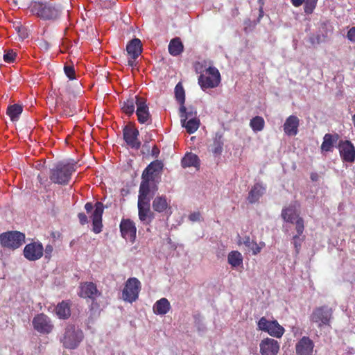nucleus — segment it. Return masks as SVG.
I'll return each instance as SVG.
<instances>
[{"instance_id":"obj_60","label":"nucleus","mask_w":355,"mask_h":355,"mask_svg":"<svg viewBox=\"0 0 355 355\" xmlns=\"http://www.w3.org/2000/svg\"><path fill=\"white\" fill-rule=\"evenodd\" d=\"M257 3L259 5V8H263L264 6V0H257Z\"/></svg>"},{"instance_id":"obj_21","label":"nucleus","mask_w":355,"mask_h":355,"mask_svg":"<svg viewBox=\"0 0 355 355\" xmlns=\"http://www.w3.org/2000/svg\"><path fill=\"white\" fill-rule=\"evenodd\" d=\"M299 119L294 115L289 116L284 124V130L288 136H295L298 132Z\"/></svg>"},{"instance_id":"obj_20","label":"nucleus","mask_w":355,"mask_h":355,"mask_svg":"<svg viewBox=\"0 0 355 355\" xmlns=\"http://www.w3.org/2000/svg\"><path fill=\"white\" fill-rule=\"evenodd\" d=\"M150 182L148 180L142 179L139 187L138 201L150 202V198L155 195L157 187L155 185L153 189L150 187Z\"/></svg>"},{"instance_id":"obj_35","label":"nucleus","mask_w":355,"mask_h":355,"mask_svg":"<svg viewBox=\"0 0 355 355\" xmlns=\"http://www.w3.org/2000/svg\"><path fill=\"white\" fill-rule=\"evenodd\" d=\"M243 259L241 253L236 250L231 251L227 256L228 263L233 268L243 266Z\"/></svg>"},{"instance_id":"obj_48","label":"nucleus","mask_w":355,"mask_h":355,"mask_svg":"<svg viewBox=\"0 0 355 355\" xmlns=\"http://www.w3.org/2000/svg\"><path fill=\"white\" fill-rule=\"evenodd\" d=\"M347 38L350 41L355 42V26L351 28L347 32Z\"/></svg>"},{"instance_id":"obj_15","label":"nucleus","mask_w":355,"mask_h":355,"mask_svg":"<svg viewBox=\"0 0 355 355\" xmlns=\"http://www.w3.org/2000/svg\"><path fill=\"white\" fill-rule=\"evenodd\" d=\"M136 114L137 116V120L140 123L150 124L152 123L149 107L146 103V100L143 97L142 98H137V108L136 110Z\"/></svg>"},{"instance_id":"obj_14","label":"nucleus","mask_w":355,"mask_h":355,"mask_svg":"<svg viewBox=\"0 0 355 355\" xmlns=\"http://www.w3.org/2000/svg\"><path fill=\"white\" fill-rule=\"evenodd\" d=\"M139 130L133 126L126 125L123 128V139L132 148L139 149L141 147V142L138 139Z\"/></svg>"},{"instance_id":"obj_44","label":"nucleus","mask_w":355,"mask_h":355,"mask_svg":"<svg viewBox=\"0 0 355 355\" xmlns=\"http://www.w3.org/2000/svg\"><path fill=\"white\" fill-rule=\"evenodd\" d=\"M17 56V53L11 49L5 51V53L3 55V60L6 63H12L15 62Z\"/></svg>"},{"instance_id":"obj_17","label":"nucleus","mask_w":355,"mask_h":355,"mask_svg":"<svg viewBox=\"0 0 355 355\" xmlns=\"http://www.w3.org/2000/svg\"><path fill=\"white\" fill-rule=\"evenodd\" d=\"M315 345L308 336H303L295 345L297 355H312Z\"/></svg>"},{"instance_id":"obj_38","label":"nucleus","mask_w":355,"mask_h":355,"mask_svg":"<svg viewBox=\"0 0 355 355\" xmlns=\"http://www.w3.org/2000/svg\"><path fill=\"white\" fill-rule=\"evenodd\" d=\"M138 290H122L121 297L124 301L132 302L138 298Z\"/></svg>"},{"instance_id":"obj_12","label":"nucleus","mask_w":355,"mask_h":355,"mask_svg":"<svg viewBox=\"0 0 355 355\" xmlns=\"http://www.w3.org/2000/svg\"><path fill=\"white\" fill-rule=\"evenodd\" d=\"M338 147L343 162L352 163L355 161V147L350 141L340 140Z\"/></svg>"},{"instance_id":"obj_41","label":"nucleus","mask_w":355,"mask_h":355,"mask_svg":"<svg viewBox=\"0 0 355 355\" xmlns=\"http://www.w3.org/2000/svg\"><path fill=\"white\" fill-rule=\"evenodd\" d=\"M180 112L181 119H186L187 117V120L193 117H196V112L193 110L187 111V108L184 105L180 106Z\"/></svg>"},{"instance_id":"obj_33","label":"nucleus","mask_w":355,"mask_h":355,"mask_svg":"<svg viewBox=\"0 0 355 355\" xmlns=\"http://www.w3.org/2000/svg\"><path fill=\"white\" fill-rule=\"evenodd\" d=\"M223 138L220 133H216L214 138L213 144L211 145V153L215 155H220L223 149Z\"/></svg>"},{"instance_id":"obj_11","label":"nucleus","mask_w":355,"mask_h":355,"mask_svg":"<svg viewBox=\"0 0 355 355\" xmlns=\"http://www.w3.org/2000/svg\"><path fill=\"white\" fill-rule=\"evenodd\" d=\"M23 254L28 261H34L40 259L44 254V248L40 242H32L26 245Z\"/></svg>"},{"instance_id":"obj_16","label":"nucleus","mask_w":355,"mask_h":355,"mask_svg":"<svg viewBox=\"0 0 355 355\" xmlns=\"http://www.w3.org/2000/svg\"><path fill=\"white\" fill-rule=\"evenodd\" d=\"M279 348V342L270 338H264L259 343V352L261 355H277Z\"/></svg>"},{"instance_id":"obj_51","label":"nucleus","mask_w":355,"mask_h":355,"mask_svg":"<svg viewBox=\"0 0 355 355\" xmlns=\"http://www.w3.org/2000/svg\"><path fill=\"white\" fill-rule=\"evenodd\" d=\"M53 250V248L51 245H47L44 250L45 252L46 257H50L52 252Z\"/></svg>"},{"instance_id":"obj_28","label":"nucleus","mask_w":355,"mask_h":355,"mask_svg":"<svg viewBox=\"0 0 355 355\" xmlns=\"http://www.w3.org/2000/svg\"><path fill=\"white\" fill-rule=\"evenodd\" d=\"M338 137V135L337 134H325L323 137V142L321 145V150L325 152L332 151L334 144L337 141Z\"/></svg>"},{"instance_id":"obj_57","label":"nucleus","mask_w":355,"mask_h":355,"mask_svg":"<svg viewBox=\"0 0 355 355\" xmlns=\"http://www.w3.org/2000/svg\"><path fill=\"white\" fill-rule=\"evenodd\" d=\"M320 35H317L315 37H310V42L312 44H314L315 42V41L317 42V43H320Z\"/></svg>"},{"instance_id":"obj_59","label":"nucleus","mask_w":355,"mask_h":355,"mask_svg":"<svg viewBox=\"0 0 355 355\" xmlns=\"http://www.w3.org/2000/svg\"><path fill=\"white\" fill-rule=\"evenodd\" d=\"M259 19H260V18H262V17H263V13H264V12H263V8H262V7H261V8H259Z\"/></svg>"},{"instance_id":"obj_42","label":"nucleus","mask_w":355,"mask_h":355,"mask_svg":"<svg viewBox=\"0 0 355 355\" xmlns=\"http://www.w3.org/2000/svg\"><path fill=\"white\" fill-rule=\"evenodd\" d=\"M78 295L82 297H88L94 300L97 295H100L98 290H80Z\"/></svg>"},{"instance_id":"obj_13","label":"nucleus","mask_w":355,"mask_h":355,"mask_svg":"<svg viewBox=\"0 0 355 355\" xmlns=\"http://www.w3.org/2000/svg\"><path fill=\"white\" fill-rule=\"evenodd\" d=\"M163 163L159 160L150 162L144 170L141 179L148 181H155L158 178L163 169Z\"/></svg>"},{"instance_id":"obj_8","label":"nucleus","mask_w":355,"mask_h":355,"mask_svg":"<svg viewBox=\"0 0 355 355\" xmlns=\"http://www.w3.org/2000/svg\"><path fill=\"white\" fill-rule=\"evenodd\" d=\"M257 329L275 338H281L284 333V327L277 320H268L265 317H261L257 322Z\"/></svg>"},{"instance_id":"obj_2","label":"nucleus","mask_w":355,"mask_h":355,"mask_svg":"<svg viewBox=\"0 0 355 355\" xmlns=\"http://www.w3.org/2000/svg\"><path fill=\"white\" fill-rule=\"evenodd\" d=\"M76 170V163L58 162L51 169L49 178L54 184L66 185Z\"/></svg>"},{"instance_id":"obj_45","label":"nucleus","mask_w":355,"mask_h":355,"mask_svg":"<svg viewBox=\"0 0 355 355\" xmlns=\"http://www.w3.org/2000/svg\"><path fill=\"white\" fill-rule=\"evenodd\" d=\"M15 30L17 31L19 36L21 38V39H26L28 37V32H27V29L22 26H20V25H18L17 26H15Z\"/></svg>"},{"instance_id":"obj_30","label":"nucleus","mask_w":355,"mask_h":355,"mask_svg":"<svg viewBox=\"0 0 355 355\" xmlns=\"http://www.w3.org/2000/svg\"><path fill=\"white\" fill-rule=\"evenodd\" d=\"M181 124L182 127L186 128L189 134L194 133L199 128L200 120L197 117H193L187 120L186 119H181Z\"/></svg>"},{"instance_id":"obj_10","label":"nucleus","mask_w":355,"mask_h":355,"mask_svg":"<svg viewBox=\"0 0 355 355\" xmlns=\"http://www.w3.org/2000/svg\"><path fill=\"white\" fill-rule=\"evenodd\" d=\"M121 236L130 242L134 243L137 238V227L135 223L130 218H122L119 225Z\"/></svg>"},{"instance_id":"obj_24","label":"nucleus","mask_w":355,"mask_h":355,"mask_svg":"<svg viewBox=\"0 0 355 355\" xmlns=\"http://www.w3.org/2000/svg\"><path fill=\"white\" fill-rule=\"evenodd\" d=\"M266 188L260 183H256L249 191L248 200L253 204L257 202L259 198L263 195Z\"/></svg>"},{"instance_id":"obj_40","label":"nucleus","mask_w":355,"mask_h":355,"mask_svg":"<svg viewBox=\"0 0 355 355\" xmlns=\"http://www.w3.org/2000/svg\"><path fill=\"white\" fill-rule=\"evenodd\" d=\"M318 0H304V12L306 14H311L316 7Z\"/></svg>"},{"instance_id":"obj_52","label":"nucleus","mask_w":355,"mask_h":355,"mask_svg":"<svg viewBox=\"0 0 355 355\" xmlns=\"http://www.w3.org/2000/svg\"><path fill=\"white\" fill-rule=\"evenodd\" d=\"M151 154L153 157H157L159 154V149L156 146H154Z\"/></svg>"},{"instance_id":"obj_55","label":"nucleus","mask_w":355,"mask_h":355,"mask_svg":"<svg viewBox=\"0 0 355 355\" xmlns=\"http://www.w3.org/2000/svg\"><path fill=\"white\" fill-rule=\"evenodd\" d=\"M37 180L41 184H45L47 181L46 178L45 176L42 177L41 175H38Z\"/></svg>"},{"instance_id":"obj_9","label":"nucleus","mask_w":355,"mask_h":355,"mask_svg":"<svg viewBox=\"0 0 355 355\" xmlns=\"http://www.w3.org/2000/svg\"><path fill=\"white\" fill-rule=\"evenodd\" d=\"M32 324L34 329L41 334H49L54 328L50 318L44 313L37 314L33 318Z\"/></svg>"},{"instance_id":"obj_39","label":"nucleus","mask_w":355,"mask_h":355,"mask_svg":"<svg viewBox=\"0 0 355 355\" xmlns=\"http://www.w3.org/2000/svg\"><path fill=\"white\" fill-rule=\"evenodd\" d=\"M243 244L249 248L254 254H258L261 251V248L258 244L252 241L249 236H245L243 239Z\"/></svg>"},{"instance_id":"obj_5","label":"nucleus","mask_w":355,"mask_h":355,"mask_svg":"<svg viewBox=\"0 0 355 355\" xmlns=\"http://www.w3.org/2000/svg\"><path fill=\"white\" fill-rule=\"evenodd\" d=\"M25 242V234L18 231H8L0 234V243L4 248L15 250Z\"/></svg>"},{"instance_id":"obj_22","label":"nucleus","mask_w":355,"mask_h":355,"mask_svg":"<svg viewBox=\"0 0 355 355\" xmlns=\"http://www.w3.org/2000/svg\"><path fill=\"white\" fill-rule=\"evenodd\" d=\"M128 54L132 59L136 60L142 52L141 42L138 38H134L126 46Z\"/></svg>"},{"instance_id":"obj_31","label":"nucleus","mask_w":355,"mask_h":355,"mask_svg":"<svg viewBox=\"0 0 355 355\" xmlns=\"http://www.w3.org/2000/svg\"><path fill=\"white\" fill-rule=\"evenodd\" d=\"M182 166L183 168L193 166L196 168L200 167V159L198 157L192 153H187L181 161Z\"/></svg>"},{"instance_id":"obj_29","label":"nucleus","mask_w":355,"mask_h":355,"mask_svg":"<svg viewBox=\"0 0 355 355\" xmlns=\"http://www.w3.org/2000/svg\"><path fill=\"white\" fill-rule=\"evenodd\" d=\"M55 314L60 319H67L71 315L70 305L68 302L62 301L58 303L55 309Z\"/></svg>"},{"instance_id":"obj_7","label":"nucleus","mask_w":355,"mask_h":355,"mask_svg":"<svg viewBox=\"0 0 355 355\" xmlns=\"http://www.w3.org/2000/svg\"><path fill=\"white\" fill-rule=\"evenodd\" d=\"M333 309L327 305L316 307L310 315V320L318 324V327L329 325L332 319Z\"/></svg>"},{"instance_id":"obj_27","label":"nucleus","mask_w":355,"mask_h":355,"mask_svg":"<svg viewBox=\"0 0 355 355\" xmlns=\"http://www.w3.org/2000/svg\"><path fill=\"white\" fill-rule=\"evenodd\" d=\"M153 312L157 315H165L171 309V304L166 298H161L153 305Z\"/></svg>"},{"instance_id":"obj_43","label":"nucleus","mask_w":355,"mask_h":355,"mask_svg":"<svg viewBox=\"0 0 355 355\" xmlns=\"http://www.w3.org/2000/svg\"><path fill=\"white\" fill-rule=\"evenodd\" d=\"M141 282L136 277L129 278L126 283L124 288H140Z\"/></svg>"},{"instance_id":"obj_53","label":"nucleus","mask_w":355,"mask_h":355,"mask_svg":"<svg viewBox=\"0 0 355 355\" xmlns=\"http://www.w3.org/2000/svg\"><path fill=\"white\" fill-rule=\"evenodd\" d=\"M291 1L295 7H299L304 3V0H291Z\"/></svg>"},{"instance_id":"obj_47","label":"nucleus","mask_w":355,"mask_h":355,"mask_svg":"<svg viewBox=\"0 0 355 355\" xmlns=\"http://www.w3.org/2000/svg\"><path fill=\"white\" fill-rule=\"evenodd\" d=\"M78 218L82 225H86L89 222L87 216L84 213H79L78 214Z\"/></svg>"},{"instance_id":"obj_46","label":"nucleus","mask_w":355,"mask_h":355,"mask_svg":"<svg viewBox=\"0 0 355 355\" xmlns=\"http://www.w3.org/2000/svg\"><path fill=\"white\" fill-rule=\"evenodd\" d=\"M64 71L66 76L70 79L73 80L75 78V70L73 66L65 65Z\"/></svg>"},{"instance_id":"obj_50","label":"nucleus","mask_w":355,"mask_h":355,"mask_svg":"<svg viewBox=\"0 0 355 355\" xmlns=\"http://www.w3.org/2000/svg\"><path fill=\"white\" fill-rule=\"evenodd\" d=\"M80 288H96V286L93 282H85L80 286Z\"/></svg>"},{"instance_id":"obj_32","label":"nucleus","mask_w":355,"mask_h":355,"mask_svg":"<svg viewBox=\"0 0 355 355\" xmlns=\"http://www.w3.org/2000/svg\"><path fill=\"white\" fill-rule=\"evenodd\" d=\"M184 49V46L179 37L172 39L168 44V52L173 56L179 55Z\"/></svg>"},{"instance_id":"obj_18","label":"nucleus","mask_w":355,"mask_h":355,"mask_svg":"<svg viewBox=\"0 0 355 355\" xmlns=\"http://www.w3.org/2000/svg\"><path fill=\"white\" fill-rule=\"evenodd\" d=\"M297 220L295 221V230L297 232V234L294 235L292 239V243L294 245L296 254H299L302 243L304 241L305 236L302 235L304 231V221L302 217H297Z\"/></svg>"},{"instance_id":"obj_6","label":"nucleus","mask_w":355,"mask_h":355,"mask_svg":"<svg viewBox=\"0 0 355 355\" xmlns=\"http://www.w3.org/2000/svg\"><path fill=\"white\" fill-rule=\"evenodd\" d=\"M94 208V210L91 216L93 225L92 230L95 234H98L102 231L103 228L102 216L104 206L101 202H96L94 205L91 202H88L85 205V209L87 213L91 212Z\"/></svg>"},{"instance_id":"obj_36","label":"nucleus","mask_w":355,"mask_h":355,"mask_svg":"<svg viewBox=\"0 0 355 355\" xmlns=\"http://www.w3.org/2000/svg\"><path fill=\"white\" fill-rule=\"evenodd\" d=\"M250 126L254 132H261L264 129L265 121L262 116H256L250 120Z\"/></svg>"},{"instance_id":"obj_1","label":"nucleus","mask_w":355,"mask_h":355,"mask_svg":"<svg viewBox=\"0 0 355 355\" xmlns=\"http://www.w3.org/2000/svg\"><path fill=\"white\" fill-rule=\"evenodd\" d=\"M28 9L33 15L45 21H55L61 17L63 12L60 4L46 1H33Z\"/></svg>"},{"instance_id":"obj_34","label":"nucleus","mask_w":355,"mask_h":355,"mask_svg":"<svg viewBox=\"0 0 355 355\" xmlns=\"http://www.w3.org/2000/svg\"><path fill=\"white\" fill-rule=\"evenodd\" d=\"M22 105L19 104H13L8 107L6 114L10 117V120L14 122L19 120V116L22 113Z\"/></svg>"},{"instance_id":"obj_4","label":"nucleus","mask_w":355,"mask_h":355,"mask_svg":"<svg viewBox=\"0 0 355 355\" xmlns=\"http://www.w3.org/2000/svg\"><path fill=\"white\" fill-rule=\"evenodd\" d=\"M82 330L76 327L73 324H69L66 327L64 333L60 342L64 347L67 349H76L83 339Z\"/></svg>"},{"instance_id":"obj_49","label":"nucleus","mask_w":355,"mask_h":355,"mask_svg":"<svg viewBox=\"0 0 355 355\" xmlns=\"http://www.w3.org/2000/svg\"><path fill=\"white\" fill-rule=\"evenodd\" d=\"M200 218L201 215L200 212L191 213L189 216V220L193 222L199 221L200 220Z\"/></svg>"},{"instance_id":"obj_25","label":"nucleus","mask_w":355,"mask_h":355,"mask_svg":"<svg viewBox=\"0 0 355 355\" xmlns=\"http://www.w3.org/2000/svg\"><path fill=\"white\" fill-rule=\"evenodd\" d=\"M137 98H142V97L139 96H132L121 103L122 112L128 116L132 115L135 112V105L137 106Z\"/></svg>"},{"instance_id":"obj_56","label":"nucleus","mask_w":355,"mask_h":355,"mask_svg":"<svg viewBox=\"0 0 355 355\" xmlns=\"http://www.w3.org/2000/svg\"><path fill=\"white\" fill-rule=\"evenodd\" d=\"M310 178L312 181L315 182L318 181L319 176L317 173H311L310 175Z\"/></svg>"},{"instance_id":"obj_3","label":"nucleus","mask_w":355,"mask_h":355,"mask_svg":"<svg viewBox=\"0 0 355 355\" xmlns=\"http://www.w3.org/2000/svg\"><path fill=\"white\" fill-rule=\"evenodd\" d=\"M220 80V72L214 67H209L204 73L199 76L198 79V84L203 91L218 87Z\"/></svg>"},{"instance_id":"obj_26","label":"nucleus","mask_w":355,"mask_h":355,"mask_svg":"<svg viewBox=\"0 0 355 355\" xmlns=\"http://www.w3.org/2000/svg\"><path fill=\"white\" fill-rule=\"evenodd\" d=\"M281 216L284 221L292 224H295V221L297 218V217H300L297 214L295 207L294 206H289L283 208L282 210Z\"/></svg>"},{"instance_id":"obj_58","label":"nucleus","mask_w":355,"mask_h":355,"mask_svg":"<svg viewBox=\"0 0 355 355\" xmlns=\"http://www.w3.org/2000/svg\"><path fill=\"white\" fill-rule=\"evenodd\" d=\"M128 64L132 67L136 66L135 60L132 59L131 58L128 60Z\"/></svg>"},{"instance_id":"obj_23","label":"nucleus","mask_w":355,"mask_h":355,"mask_svg":"<svg viewBox=\"0 0 355 355\" xmlns=\"http://www.w3.org/2000/svg\"><path fill=\"white\" fill-rule=\"evenodd\" d=\"M153 209L158 213H163L168 209H171L169 202L166 196H158L154 198L152 203Z\"/></svg>"},{"instance_id":"obj_37","label":"nucleus","mask_w":355,"mask_h":355,"mask_svg":"<svg viewBox=\"0 0 355 355\" xmlns=\"http://www.w3.org/2000/svg\"><path fill=\"white\" fill-rule=\"evenodd\" d=\"M175 96L176 101L180 104V105L184 104L185 92L181 83H178L175 87Z\"/></svg>"},{"instance_id":"obj_19","label":"nucleus","mask_w":355,"mask_h":355,"mask_svg":"<svg viewBox=\"0 0 355 355\" xmlns=\"http://www.w3.org/2000/svg\"><path fill=\"white\" fill-rule=\"evenodd\" d=\"M139 218L145 225H149L154 218V213L150 211V202L138 201Z\"/></svg>"},{"instance_id":"obj_54","label":"nucleus","mask_w":355,"mask_h":355,"mask_svg":"<svg viewBox=\"0 0 355 355\" xmlns=\"http://www.w3.org/2000/svg\"><path fill=\"white\" fill-rule=\"evenodd\" d=\"M195 69H196V73H202V65L200 63V62H197L195 65Z\"/></svg>"}]
</instances>
